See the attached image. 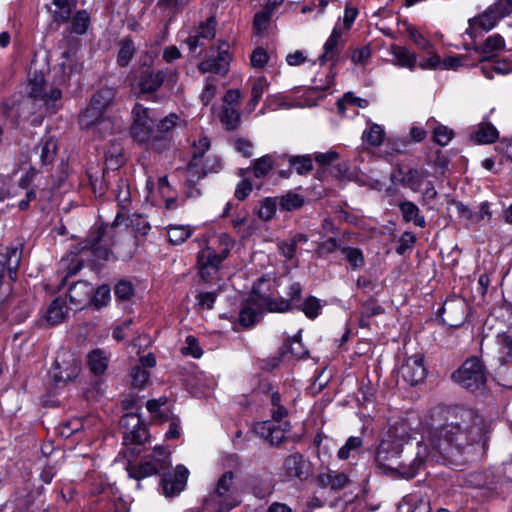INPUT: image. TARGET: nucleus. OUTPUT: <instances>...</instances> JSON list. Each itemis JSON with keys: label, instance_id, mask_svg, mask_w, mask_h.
Returning <instances> with one entry per match:
<instances>
[{"label": "nucleus", "instance_id": "f257e3e1", "mask_svg": "<svg viewBox=\"0 0 512 512\" xmlns=\"http://www.w3.org/2000/svg\"><path fill=\"white\" fill-rule=\"evenodd\" d=\"M488 433L489 426L482 415L473 409L459 408L443 424L431 428L430 449L422 441L407 443L396 465L387 466L385 474L410 480L428 458L456 469L472 462L485 449Z\"/></svg>", "mask_w": 512, "mask_h": 512}, {"label": "nucleus", "instance_id": "f03ea898", "mask_svg": "<svg viewBox=\"0 0 512 512\" xmlns=\"http://www.w3.org/2000/svg\"><path fill=\"white\" fill-rule=\"evenodd\" d=\"M171 465L170 453L163 447L155 448L151 454L145 455L137 464L129 462L126 471L130 478L138 481L137 487L140 489V481L153 475H162L160 484L163 493L166 496H173L180 493L186 483L188 470L183 465H178L175 473H166L165 471Z\"/></svg>", "mask_w": 512, "mask_h": 512}, {"label": "nucleus", "instance_id": "7ed1b4c3", "mask_svg": "<svg viewBox=\"0 0 512 512\" xmlns=\"http://www.w3.org/2000/svg\"><path fill=\"white\" fill-rule=\"evenodd\" d=\"M410 430L406 422H397L388 429L386 436L381 440L375 453V462L378 467L383 469L384 473L387 472V466L393 465V461H397L407 443L414 440Z\"/></svg>", "mask_w": 512, "mask_h": 512}, {"label": "nucleus", "instance_id": "20e7f679", "mask_svg": "<svg viewBox=\"0 0 512 512\" xmlns=\"http://www.w3.org/2000/svg\"><path fill=\"white\" fill-rule=\"evenodd\" d=\"M487 375L488 371L482 359L471 356L452 373L451 378L467 391L484 395L487 390Z\"/></svg>", "mask_w": 512, "mask_h": 512}, {"label": "nucleus", "instance_id": "39448f33", "mask_svg": "<svg viewBox=\"0 0 512 512\" xmlns=\"http://www.w3.org/2000/svg\"><path fill=\"white\" fill-rule=\"evenodd\" d=\"M234 478L235 476L232 471H226L222 474L213 491L204 500L207 507L216 512H229L240 503L234 485Z\"/></svg>", "mask_w": 512, "mask_h": 512}, {"label": "nucleus", "instance_id": "423d86ee", "mask_svg": "<svg viewBox=\"0 0 512 512\" xmlns=\"http://www.w3.org/2000/svg\"><path fill=\"white\" fill-rule=\"evenodd\" d=\"M192 158L188 163L189 181L195 182L207 176L208 173L218 172L221 169V163L218 159L207 158L203 162L205 152L210 148V140L206 136L200 137L193 143Z\"/></svg>", "mask_w": 512, "mask_h": 512}, {"label": "nucleus", "instance_id": "0eeeda50", "mask_svg": "<svg viewBox=\"0 0 512 512\" xmlns=\"http://www.w3.org/2000/svg\"><path fill=\"white\" fill-rule=\"evenodd\" d=\"M120 430L125 446L141 445L148 439V429L142 418L136 413H127L120 419Z\"/></svg>", "mask_w": 512, "mask_h": 512}, {"label": "nucleus", "instance_id": "6e6552de", "mask_svg": "<svg viewBox=\"0 0 512 512\" xmlns=\"http://www.w3.org/2000/svg\"><path fill=\"white\" fill-rule=\"evenodd\" d=\"M132 125L130 127L131 137L139 143H147L156 139L154 135L153 121L148 115V109L136 103L131 112Z\"/></svg>", "mask_w": 512, "mask_h": 512}, {"label": "nucleus", "instance_id": "1a4fd4ad", "mask_svg": "<svg viewBox=\"0 0 512 512\" xmlns=\"http://www.w3.org/2000/svg\"><path fill=\"white\" fill-rule=\"evenodd\" d=\"M80 372V361L69 351L57 354L51 377L56 385L74 380Z\"/></svg>", "mask_w": 512, "mask_h": 512}, {"label": "nucleus", "instance_id": "9d476101", "mask_svg": "<svg viewBox=\"0 0 512 512\" xmlns=\"http://www.w3.org/2000/svg\"><path fill=\"white\" fill-rule=\"evenodd\" d=\"M230 46L227 42L222 41L216 48L217 54H214V47L211 48L212 54L199 63L198 69L202 73H214L225 75L229 70L231 55L229 54Z\"/></svg>", "mask_w": 512, "mask_h": 512}, {"label": "nucleus", "instance_id": "9b49d317", "mask_svg": "<svg viewBox=\"0 0 512 512\" xmlns=\"http://www.w3.org/2000/svg\"><path fill=\"white\" fill-rule=\"evenodd\" d=\"M290 429L291 425L288 421L279 424L274 421H261L253 426V432L273 447H279L287 440L286 433Z\"/></svg>", "mask_w": 512, "mask_h": 512}, {"label": "nucleus", "instance_id": "f8f14e48", "mask_svg": "<svg viewBox=\"0 0 512 512\" xmlns=\"http://www.w3.org/2000/svg\"><path fill=\"white\" fill-rule=\"evenodd\" d=\"M467 313L468 303L463 298L456 297L444 302L439 310V317L449 327L458 328L465 323Z\"/></svg>", "mask_w": 512, "mask_h": 512}, {"label": "nucleus", "instance_id": "ddd939ff", "mask_svg": "<svg viewBox=\"0 0 512 512\" xmlns=\"http://www.w3.org/2000/svg\"><path fill=\"white\" fill-rule=\"evenodd\" d=\"M267 297L253 290L239 312V324L244 328L254 326L266 308Z\"/></svg>", "mask_w": 512, "mask_h": 512}, {"label": "nucleus", "instance_id": "4468645a", "mask_svg": "<svg viewBox=\"0 0 512 512\" xmlns=\"http://www.w3.org/2000/svg\"><path fill=\"white\" fill-rule=\"evenodd\" d=\"M284 475L288 480H307L312 475V464L300 453L287 456L283 464Z\"/></svg>", "mask_w": 512, "mask_h": 512}, {"label": "nucleus", "instance_id": "2eb2a0df", "mask_svg": "<svg viewBox=\"0 0 512 512\" xmlns=\"http://www.w3.org/2000/svg\"><path fill=\"white\" fill-rule=\"evenodd\" d=\"M502 19L490 5L481 14L468 20V28L465 33L475 39L482 32H489Z\"/></svg>", "mask_w": 512, "mask_h": 512}, {"label": "nucleus", "instance_id": "dca6fc26", "mask_svg": "<svg viewBox=\"0 0 512 512\" xmlns=\"http://www.w3.org/2000/svg\"><path fill=\"white\" fill-rule=\"evenodd\" d=\"M399 375L404 382L411 386L421 383L427 375L423 356L421 354H415L408 357L401 365Z\"/></svg>", "mask_w": 512, "mask_h": 512}, {"label": "nucleus", "instance_id": "f3484780", "mask_svg": "<svg viewBox=\"0 0 512 512\" xmlns=\"http://www.w3.org/2000/svg\"><path fill=\"white\" fill-rule=\"evenodd\" d=\"M302 294V286L298 282L292 283L287 292L289 299L281 298L279 300L267 297L266 310L269 312L284 313L298 308Z\"/></svg>", "mask_w": 512, "mask_h": 512}, {"label": "nucleus", "instance_id": "a211bd4d", "mask_svg": "<svg viewBox=\"0 0 512 512\" xmlns=\"http://www.w3.org/2000/svg\"><path fill=\"white\" fill-rule=\"evenodd\" d=\"M342 34V29L336 25L324 43L323 53L318 58V62L321 66H324L327 62H332V65L338 63L341 50L344 46Z\"/></svg>", "mask_w": 512, "mask_h": 512}, {"label": "nucleus", "instance_id": "6ab92c4d", "mask_svg": "<svg viewBox=\"0 0 512 512\" xmlns=\"http://www.w3.org/2000/svg\"><path fill=\"white\" fill-rule=\"evenodd\" d=\"M197 263L200 276L204 281L213 279L217 275L221 265L218 254L210 247H205L198 253Z\"/></svg>", "mask_w": 512, "mask_h": 512}, {"label": "nucleus", "instance_id": "aec40b11", "mask_svg": "<svg viewBox=\"0 0 512 512\" xmlns=\"http://www.w3.org/2000/svg\"><path fill=\"white\" fill-rule=\"evenodd\" d=\"M215 25V20L209 18L200 23L194 34L189 35L185 43L191 53H194L199 47H204L207 42L215 37Z\"/></svg>", "mask_w": 512, "mask_h": 512}, {"label": "nucleus", "instance_id": "412c9836", "mask_svg": "<svg viewBox=\"0 0 512 512\" xmlns=\"http://www.w3.org/2000/svg\"><path fill=\"white\" fill-rule=\"evenodd\" d=\"M78 123L81 129L90 130L93 127H101L106 131L110 129V120L104 117V112L93 106L91 103L87 105L85 110L79 115Z\"/></svg>", "mask_w": 512, "mask_h": 512}, {"label": "nucleus", "instance_id": "4be33fe9", "mask_svg": "<svg viewBox=\"0 0 512 512\" xmlns=\"http://www.w3.org/2000/svg\"><path fill=\"white\" fill-rule=\"evenodd\" d=\"M473 50L481 54L480 62L490 61L497 57L500 52L506 50V44L504 38L495 33L488 36L483 43L475 45Z\"/></svg>", "mask_w": 512, "mask_h": 512}, {"label": "nucleus", "instance_id": "5701e85b", "mask_svg": "<svg viewBox=\"0 0 512 512\" xmlns=\"http://www.w3.org/2000/svg\"><path fill=\"white\" fill-rule=\"evenodd\" d=\"M166 73L163 70H143L138 79V88L140 94H152L156 92L163 84Z\"/></svg>", "mask_w": 512, "mask_h": 512}, {"label": "nucleus", "instance_id": "b1692460", "mask_svg": "<svg viewBox=\"0 0 512 512\" xmlns=\"http://www.w3.org/2000/svg\"><path fill=\"white\" fill-rule=\"evenodd\" d=\"M58 149L57 141L53 137H44L34 148V156L38 159L41 166H47L53 163Z\"/></svg>", "mask_w": 512, "mask_h": 512}, {"label": "nucleus", "instance_id": "393cba45", "mask_svg": "<svg viewBox=\"0 0 512 512\" xmlns=\"http://www.w3.org/2000/svg\"><path fill=\"white\" fill-rule=\"evenodd\" d=\"M94 288L87 281H78L70 286L68 296L71 304L76 309L82 308L86 303L90 302Z\"/></svg>", "mask_w": 512, "mask_h": 512}, {"label": "nucleus", "instance_id": "a878e982", "mask_svg": "<svg viewBox=\"0 0 512 512\" xmlns=\"http://www.w3.org/2000/svg\"><path fill=\"white\" fill-rule=\"evenodd\" d=\"M295 170L299 175H304L313 170L312 158L309 155L293 156L288 158L287 170L280 169L279 176L282 178H289L292 170Z\"/></svg>", "mask_w": 512, "mask_h": 512}, {"label": "nucleus", "instance_id": "bb28decb", "mask_svg": "<svg viewBox=\"0 0 512 512\" xmlns=\"http://www.w3.org/2000/svg\"><path fill=\"white\" fill-rule=\"evenodd\" d=\"M398 208L402 215L403 221L410 223L412 222L415 226L424 228L426 226V219L421 214L419 207L409 200L401 201L398 204Z\"/></svg>", "mask_w": 512, "mask_h": 512}, {"label": "nucleus", "instance_id": "cd10ccee", "mask_svg": "<svg viewBox=\"0 0 512 512\" xmlns=\"http://www.w3.org/2000/svg\"><path fill=\"white\" fill-rule=\"evenodd\" d=\"M126 222L127 226H131L137 233L146 235L151 229L149 222L139 214L126 216L123 212H118L113 222V226L120 225Z\"/></svg>", "mask_w": 512, "mask_h": 512}, {"label": "nucleus", "instance_id": "c85d7f7f", "mask_svg": "<svg viewBox=\"0 0 512 512\" xmlns=\"http://www.w3.org/2000/svg\"><path fill=\"white\" fill-rule=\"evenodd\" d=\"M407 507L406 512H430V502L426 496L419 494H408L402 498L398 505L399 510Z\"/></svg>", "mask_w": 512, "mask_h": 512}, {"label": "nucleus", "instance_id": "c756f323", "mask_svg": "<svg viewBox=\"0 0 512 512\" xmlns=\"http://www.w3.org/2000/svg\"><path fill=\"white\" fill-rule=\"evenodd\" d=\"M89 250L95 257V260H107L111 253L107 242L103 239V233L98 231L97 234L82 247V251Z\"/></svg>", "mask_w": 512, "mask_h": 512}, {"label": "nucleus", "instance_id": "7c9ffc66", "mask_svg": "<svg viewBox=\"0 0 512 512\" xmlns=\"http://www.w3.org/2000/svg\"><path fill=\"white\" fill-rule=\"evenodd\" d=\"M427 171L418 168H409L401 179V185L413 192H420L427 177Z\"/></svg>", "mask_w": 512, "mask_h": 512}, {"label": "nucleus", "instance_id": "2f4dec72", "mask_svg": "<svg viewBox=\"0 0 512 512\" xmlns=\"http://www.w3.org/2000/svg\"><path fill=\"white\" fill-rule=\"evenodd\" d=\"M390 53L394 57V64L399 67L414 69L416 66V55L415 53L408 50L406 47L399 45H392L390 47Z\"/></svg>", "mask_w": 512, "mask_h": 512}, {"label": "nucleus", "instance_id": "473e14b6", "mask_svg": "<svg viewBox=\"0 0 512 512\" xmlns=\"http://www.w3.org/2000/svg\"><path fill=\"white\" fill-rule=\"evenodd\" d=\"M68 314L66 302L61 297L55 298L46 312V320L50 325H57L64 321Z\"/></svg>", "mask_w": 512, "mask_h": 512}, {"label": "nucleus", "instance_id": "72a5a7b5", "mask_svg": "<svg viewBox=\"0 0 512 512\" xmlns=\"http://www.w3.org/2000/svg\"><path fill=\"white\" fill-rule=\"evenodd\" d=\"M136 46L131 38H123L118 42L116 63L120 67H127L136 54Z\"/></svg>", "mask_w": 512, "mask_h": 512}, {"label": "nucleus", "instance_id": "f704fd0d", "mask_svg": "<svg viewBox=\"0 0 512 512\" xmlns=\"http://www.w3.org/2000/svg\"><path fill=\"white\" fill-rule=\"evenodd\" d=\"M33 310V303L28 298H18L14 300V305L11 310V318L17 323L24 322Z\"/></svg>", "mask_w": 512, "mask_h": 512}, {"label": "nucleus", "instance_id": "c9c22d12", "mask_svg": "<svg viewBox=\"0 0 512 512\" xmlns=\"http://www.w3.org/2000/svg\"><path fill=\"white\" fill-rule=\"evenodd\" d=\"M280 157L264 155L253 161L252 170L256 178L265 177L273 168V165H279Z\"/></svg>", "mask_w": 512, "mask_h": 512}, {"label": "nucleus", "instance_id": "e433bc0d", "mask_svg": "<svg viewBox=\"0 0 512 512\" xmlns=\"http://www.w3.org/2000/svg\"><path fill=\"white\" fill-rule=\"evenodd\" d=\"M495 382L508 389H512V361L505 360L494 370Z\"/></svg>", "mask_w": 512, "mask_h": 512}, {"label": "nucleus", "instance_id": "4c0bfd02", "mask_svg": "<svg viewBox=\"0 0 512 512\" xmlns=\"http://www.w3.org/2000/svg\"><path fill=\"white\" fill-rule=\"evenodd\" d=\"M88 365L94 375H102L108 367V358L101 349H95L88 354Z\"/></svg>", "mask_w": 512, "mask_h": 512}, {"label": "nucleus", "instance_id": "58836bf2", "mask_svg": "<svg viewBox=\"0 0 512 512\" xmlns=\"http://www.w3.org/2000/svg\"><path fill=\"white\" fill-rule=\"evenodd\" d=\"M498 138V131L491 123H482L472 134V139L481 144H489Z\"/></svg>", "mask_w": 512, "mask_h": 512}, {"label": "nucleus", "instance_id": "ea45409f", "mask_svg": "<svg viewBox=\"0 0 512 512\" xmlns=\"http://www.w3.org/2000/svg\"><path fill=\"white\" fill-rule=\"evenodd\" d=\"M268 87L269 83L265 77H259L254 81L251 88V99L247 103V109L249 112L255 109Z\"/></svg>", "mask_w": 512, "mask_h": 512}, {"label": "nucleus", "instance_id": "a19ab883", "mask_svg": "<svg viewBox=\"0 0 512 512\" xmlns=\"http://www.w3.org/2000/svg\"><path fill=\"white\" fill-rule=\"evenodd\" d=\"M115 97L114 89L110 87L100 88L91 98L90 102L93 106L99 108L102 112L106 110Z\"/></svg>", "mask_w": 512, "mask_h": 512}, {"label": "nucleus", "instance_id": "79ce46f5", "mask_svg": "<svg viewBox=\"0 0 512 512\" xmlns=\"http://www.w3.org/2000/svg\"><path fill=\"white\" fill-rule=\"evenodd\" d=\"M341 253L353 270L360 269L365 265V258L360 248L345 245Z\"/></svg>", "mask_w": 512, "mask_h": 512}, {"label": "nucleus", "instance_id": "37998d69", "mask_svg": "<svg viewBox=\"0 0 512 512\" xmlns=\"http://www.w3.org/2000/svg\"><path fill=\"white\" fill-rule=\"evenodd\" d=\"M220 121L227 130L233 131L240 125V112L238 108L227 107L222 108Z\"/></svg>", "mask_w": 512, "mask_h": 512}, {"label": "nucleus", "instance_id": "c03bdc74", "mask_svg": "<svg viewBox=\"0 0 512 512\" xmlns=\"http://www.w3.org/2000/svg\"><path fill=\"white\" fill-rule=\"evenodd\" d=\"M305 203L304 198L294 192H288L280 197L279 206L281 210L293 211L300 209Z\"/></svg>", "mask_w": 512, "mask_h": 512}, {"label": "nucleus", "instance_id": "a18cd8bd", "mask_svg": "<svg viewBox=\"0 0 512 512\" xmlns=\"http://www.w3.org/2000/svg\"><path fill=\"white\" fill-rule=\"evenodd\" d=\"M192 234L189 226H170L168 229V239L173 245H179L185 242Z\"/></svg>", "mask_w": 512, "mask_h": 512}, {"label": "nucleus", "instance_id": "49530a36", "mask_svg": "<svg viewBox=\"0 0 512 512\" xmlns=\"http://www.w3.org/2000/svg\"><path fill=\"white\" fill-rule=\"evenodd\" d=\"M90 24V16L86 10H80L72 17L71 31L82 35L86 33Z\"/></svg>", "mask_w": 512, "mask_h": 512}, {"label": "nucleus", "instance_id": "de8ad7c7", "mask_svg": "<svg viewBox=\"0 0 512 512\" xmlns=\"http://www.w3.org/2000/svg\"><path fill=\"white\" fill-rule=\"evenodd\" d=\"M321 308L319 300L314 296H309L303 303H299L297 309H300L308 318L314 319L319 315Z\"/></svg>", "mask_w": 512, "mask_h": 512}, {"label": "nucleus", "instance_id": "09e8293b", "mask_svg": "<svg viewBox=\"0 0 512 512\" xmlns=\"http://www.w3.org/2000/svg\"><path fill=\"white\" fill-rule=\"evenodd\" d=\"M277 209V198L267 197L261 201L260 208L258 210V216L264 221H270Z\"/></svg>", "mask_w": 512, "mask_h": 512}, {"label": "nucleus", "instance_id": "8fccbe9b", "mask_svg": "<svg viewBox=\"0 0 512 512\" xmlns=\"http://www.w3.org/2000/svg\"><path fill=\"white\" fill-rule=\"evenodd\" d=\"M363 440L358 436H351L347 439L345 444L338 450L337 456L341 460H346L350 457L351 452L357 451L361 448Z\"/></svg>", "mask_w": 512, "mask_h": 512}, {"label": "nucleus", "instance_id": "3c124183", "mask_svg": "<svg viewBox=\"0 0 512 512\" xmlns=\"http://www.w3.org/2000/svg\"><path fill=\"white\" fill-rule=\"evenodd\" d=\"M346 104L357 106L360 108H366L368 106L369 102L366 99L356 97L352 92H347L337 102V108H338L339 113H341V114L345 113V105Z\"/></svg>", "mask_w": 512, "mask_h": 512}, {"label": "nucleus", "instance_id": "603ef678", "mask_svg": "<svg viewBox=\"0 0 512 512\" xmlns=\"http://www.w3.org/2000/svg\"><path fill=\"white\" fill-rule=\"evenodd\" d=\"M363 138L372 146H380L384 139V130L380 125L373 124L364 132Z\"/></svg>", "mask_w": 512, "mask_h": 512}, {"label": "nucleus", "instance_id": "864d4df0", "mask_svg": "<svg viewBox=\"0 0 512 512\" xmlns=\"http://www.w3.org/2000/svg\"><path fill=\"white\" fill-rule=\"evenodd\" d=\"M89 181L95 196H103L108 188L104 171L100 174H89Z\"/></svg>", "mask_w": 512, "mask_h": 512}, {"label": "nucleus", "instance_id": "5fc2aeb1", "mask_svg": "<svg viewBox=\"0 0 512 512\" xmlns=\"http://www.w3.org/2000/svg\"><path fill=\"white\" fill-rule=\"evenodd\" d=\"M114 294L119 300H129L134 295V286L128 280H120L114 287Z\"/></svg>", "mask_w": 512, "mask_h": 512}, {"label": "nucleus", "instance_id": "6e6d98bb", "mask_svg": "<svg viewBox=\"0 0 512 512\" xmlns=\"http://www.w3.org/2000/svg\"><path fill=\"white\" fill-rule=\"evenodd\" d=\"M132 385L136 388H143L150 378L148 370L142 366H134L131 370Z\"/></svg>", "mask_w": 512, "mask_h": 512}, {"label": "nucleus", "instance_id": "4d7b16f0", "mask_svg": "<svg viewBox=\"0 0 512 512\" xmlns=\"http://www.w3.org/2000/svg\"><path fill=\"white\" fill-rule=\"evenodd\" d=\"M110 291L108 285H101L95 292L93 291L90 301L93 302L96 307L105 306L110 300Z\"/></svg>", "mask_w": 512, "mask_h": 512}, {"label": "nucleus", "instance_id": "13d9d810", "mask_svg": "<svg viewBox=\"0 0 512 512\" xmlns=\"http://www.w3.org/2000/svg\"><path fill=\"white\" fill-rule=\"evenodd\" d=\"M272 14H273L272 12H270L266 9H263L262 11H259L254 15L253 27L257 33H261L267 29L268 24L271 20Z\"/></svg>", "mask_w": 512, "mask_h": 512}, {"label": "nucleus", "instance_id": "bf43d9fd", "mask_svg": "<svg viewBox=\"0 0 512 512\" xmlns=\"http://www.w3.org/2000/svg\"><path fill=\"white\" fill-rule=\"evenodd\" d=\"M181 352L184 355H190L194 358H200L203 354L198 340L192 335L186 337V346L181 348Z\"/></svg>", "mask_w": 512, "mask_h": 512}, {"label": "nucleus", "instance_id": "052dcab7", "mask_svg": "<svg viewBox=\"0 0 512 512\" xmlns=\"http://www.w3.org/2000/svg\"><path fill=\"white\" fill-rule=\"evenodd\" d=\"M29 96L33 99H41L45 92V80L43 76H35L29 81Z\"/></svg>", "mask_w": 512, "mask_h": 512}, {"label": "nucleus", "instance_id": "680f3d73", "mask_svg": "<svg viewBox=\"0 0 512 512\" xmlns=\"http://www.w3.org/2000/svg\"><path fill=\"white\" fill-rule=\"evenodd\" d=\"M384 313V308L373 298H370L362 304L361 315L370 318Z\"/></svg>", "mask_w": 512, "mask_h": 512}, {"label": "nucleus", "instance_id": "e2e57ef3", "mask_svg": "<svg viewBox=\"0 0 512 512\" xmlns=\"http://www.w3.org/2000/svg\"><path fill=\"white\" fill-rule=\"evenodd\" d=\"M284 347L286 350H289L291 354L298 358H302L307 354V351L304 349L299 336H295L293 339L286 340Z\"/></svg>", "mask_w": 512, "mask_h": 512}, {"label": "nucleus", "instance_id": "0e129e2a", "mask_svg": "<svg viewBox=\"0 0 512 512\" xmlns=\"http://www.w3.org/2000/svg\"><path fill=\"white\" fill-rule=\"evenodd\" d=\"M453 137V131L446 126L440 125L434 130V139L441 145H447Z\"/></svg>", "mask_w": 512, "mask_h": 512}, {"label": "nucleus", "instance_id": "69168bd1", "mask_svg": "<svg viewBox=\"0 0 512 512\" xmlns=\"http://www.w3.org/2000/svg\"><path fill=\"white\" fill-rule=\"evenodd\" d=\"M371 57V49L370 47L363 46L361 48H356L352 51L351 54V61L358 65V64H365L367 60Z\"/></svg>", "mask_w": 512, "mask_h": 512}, {"label": "nucleus", "instance_id": "338daca9", "mask_svg": "<svg viewBox=\"0 0 512 512\" xmlns=\"http://www.w3.org/2000/svg\"><path fill=\"white\" fill-rule=\"evenodd\" d=\"M250 60L254 68H263L268 62V54L265 49L258 47L252 52Z\"/></svg>", "mask_w": 512, "mask_h": 512}, {"label": "nucleus", "instance_id": "774afa93", "mask_svg": "<svg viewBox=\"0 0 512 512\" xmlns=\"http://www.w3.org/2000/svg\"><path fill=\"white\" fill-rule=\"evenodd\" d=\"M501 19L512 13V0H497L491 5Z\"/></svg>", "mask_w": 512, "mask_h": 512}]
</instances>
